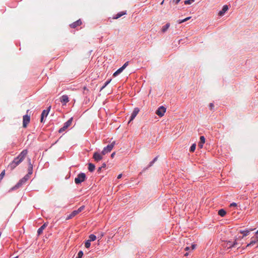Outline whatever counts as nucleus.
Returning <instances> with one entry per match:
<instances>
[{
  "mask_svg": "<svg viewBox=\"0 0 258 258\" xmlns=\"http://www.w3.org/2000/svg\"><path fill=\"white\" fill-rule=\"evenodd\" d=\"M67 129V127L63 125L59 129L58 132L59 133H61L65 131Z\"/></svg>",
  "mask_w": 258,
  "mask_h": 258,
  "instance_id": "nucleus-35",
  "label": "nucleus"
},
{
  "mask_svg": "<svg viewBox=\"0 0 258 258\" xmlns=\"http://www.w3.org/2000/svg\"><path fill=\"white\" fill-rule=\"evenodd\" d=\"M195 0H185L183 1V3L186 5H191L192 3L195 2Z\"/></svg>",
  "mask_w": 258,
  "mask_h": 258,
  "instance_id": "nucleus-33",
  "label": "nucleus"
},
{
  "mask_svg": "<svg viewBox=\"0 0 258 258\" xmlns=\"http://www.w3.org/2000/svg\"><path fill=\"white\" fill-rule=\"evenodd\" d=\"M27 153V149L23 150L17 157L14 158L13 161L19 165L24 160Z\"/></svg>",
  "mask_w": 258,
  "mask_h": 258,
  "instance_id": "nucleus-1",
  "label": "nucleus"
},
{
  "mask_svg": "<svg viewBox=\"0 0 258 258\" xmlns=\"http://www.w3.org/2000/svg\"><path fill=\"white\" fill-rule=\"evenodd\" d=\"M103 236H104V233L101 232L99 233V235L98 236V238H99V240H100Z\"/></svg>",
  "mask_w": 258,
  "mask_h": 258,
  "instance_id": "nucleus-40",
  "label": "nucleus"
},
{
  "mask_svg": "<svg viewBox=\"0 0 258 258\" xmlns=\"http://www.w3.org/2000/svg\"><path fill=\"white\" fill-rule=\"evenodd\" d=\"M206 139L204 136H201L200 137V141L198 143V147L202 149L203 147V145L205 143Z\"/></svg>",
  "mask_w": 258,
  "mask_h": 258,
  "instance_id": "nucleus-19",
  "label": "nucleus"
},
{
  "mask_svg": "<svg viewBox=\"0 0 258 258\" xmlns=\"http://www.w3.org/2000/svg\"><path fill=\"white\" fill-rule=\"evenodd\" d=\"M30 121V115L27 114L23 116V127L26 128L27 127L28 123Z\"/></svg>",
  "mask_w": 258,
  "mask_h": 258,
  "instance_id": "nucleus-8",
  "label": "nucleus"
},
{
  "mask_svg": "<svg viewBox=\"0 0 258 258\" xmlns=\"http://www.w3.org/2000/svg\"><path fill=\"white\" fill-rule=\"evenodd\" d=\"M125 15H126V11H120L117 13L116 14L114 15L112 18L113 19H117Z\"/></svg>",
  "mask_w": 258,
  "mask_h": 258,
  "instance_id": "nucleus-17",
  "label": "nucleus"
},
{
  "mask_svg": "<svg viewBox=\"0 0 258 258\" xmlns=\"http://www.w3.org/2000/svg\"><path fill=\"white\" fill-rule=\"evenodd\" d=\"M122 174L121 173H120L117 175V178L120 179L122 177Z\"/></svg>",
  "mask_w": 258,
  "mask_h": 258,
  "instance_id": "nucleus-49",
  "label": "nucleus"
},
{
  "mask_svg": "<svg viewBox=\"0 0 258 258\" xmlns=\"http://www.w3.org/2000/svg\"><path fill=\"white\" fill-rule=\"evenodd\" d=\"M97 239V236L94 234H91L89 236L88 240L90 241H94Z\"/></svg>",
  "mask_w": 258,
  "mask_h": 258,
  "instance_id": "nucleus-31",
  "label": "nucleus"
},
{
  "mask_svg": "<svg viewBox=\"0 0 258 258\" xmlns=\"http://www.w3.org/2000/svg\"><path fill=\"white\" fill-rule=\"evenodd\" d=\"M28 173L26 175H28V177H30V175H31L33 173V164L31 163V159L30 158H28Z\"/></svg>",
  "mask_w": 258,
  "mask_h": 258,
  "instance_id": "nucleus-12",
  "label": "nucleus"
},
{
  "mask_svg": "<svg viewBox=\"0 0 258 258\" xmlns=\"http://www.w3.org/2000/svg\"><path fill=\"white\" fill-rule=\"evenodd\" d=\"M84 255V252L82 250H80L78 254H77V256L76 257V258H82L83 256Z\"/></svg>",
  "mask_w": 258,
  "mask_h": 258,
  "instance_id": "nucleus-34",
  "label": "nucleus"
},
{
  "mask_svg": "<svg viewBox=\"0 0 258 258\" xmlns=\"http://www.w3.org/2000/svg\"><path fill=\"white\" fill-rule=\"evenodd\" d=\"M254 236L255 238L258 239V230L254 233Z\"/></svg>",
  "mask_w": 258,
  "mask_h": 258,
  "instance_id": "nucleus-45",
  "label": "nucleus"
},
{
  "mask_svg": "<svg viewBox=\"0 0 258 258\" xmlns=\"http://www.w3.org/2000/svg\"><path fill=\"white\" fill-rule=\"evenodd\" d=\"M226 211L224 209H221L218 211V215L221 216V217H224L226 215Z\"/></svg>",
  "mask_w": 258,
  "mask_h": 258,
  "instance_id": "nucleus-25",
  "label": "nucleus"
},
{
  "mask_svg": "<svg viewBox=\"0 0 258 258\" xmlns=\"http://www.w3.org/2000/svg\"><path fill=\"white\" fill-rule=\"evenodd\" d=\"M196 144L195 143H193L191 144V145L190 146L189 149V151L191 153H192V152H194L195 151V150H196Z\"/></svg>",
  "mask_w": 258,
  "mask_h": 258,
  "instance_id": "nucleus-28",
  "label": "nucleus"
},
{
  "mask_svg": "<svg viewBox=\"0 0 258 258\" xmlns=\"http://www.w3.org/2000/svg\"><path fill=\"white\" fill-rule=\"evenodd\" d=\"M106 163L104 162V163H103L102 164L101 166H100V167H102V168H105V167H106Z\"/></svg>",
  "mask_w": 258,
  "mask_h": 258,
  "instance_id": "nucleus-47",
  "label": "nucleus"
},
{
  "mask_svg": "<svg viewBox=\"0 0 258 258\" xmlns=\"http://www.w3.org/2000/svg\"><path fill=\"white\" fill-rule=\"evenodd\" d=\"M188 254H189V253L186 252V253H185L184 254V255L186 256L188 255Z\"/></svg>",
  "mask_w": 258,
  "mask_h": 258,
  "instance_id": "nucleus-52",
  "label": "nucleus"
},
{
  "mask_svg": "<svg viewBox=\"0 0 258 258\" xmlns=\"http://www.w3.org/2000/svg\"><path fill=\"white\" fill-rule=\"evenodd\" d=\"M51 105H49V106L47 107V108L45 109H44L42 112H41V116L44 117L46 118L47 116H48L50 110L51 109Z\"/></svg>",
  "mask_w": 258,
  "mask_h": 258,
  "instance_id": "nucleus-15",
  "label": "nucleus"
},
{
  "mask_svg": "<svg viewBox=\"0 0 258 258\" xmlns=\"http://www.w3.org/2000/svg\"><path fill=\"white\" fill-rule=\"evenodd\" d=\"M103 155L101 154V152L96 151L94 152L93 158L95 161L98 162L103 159Z\"/></svg>",
  "mask_w": 258,
  "mask_h": 258,
  "instance_id": "nucleus-9",
  "label": "nucleus"
},
{
  "mask_svg": "<svg viewBox=\"0 0 258 258\" xmlns=\"http://www.w3.org/2000/svg\"><path fill=\"white\" fill-rule=\"evenodd\" d=\"M88 169L89 172H93L95 169V165L94 164L89 162L88 163Z\"/></svg>",
  "mask_w": 258,
  "mask_h": 258,
  "instance_id": "nucleus-21",
  "label": "nucleus"
},
{
  "mask_svg": "<svg viewBox=\"0 0 258 258\" xmlns=\"http://www.w3.org/2000/svg\"><path fill=\"white\" fill-rule=\"evenodd\" d=\"M19 257V256H16L15 257H10V258H18Z\"/></svg>",
  "mask_w": 258,
  "mask_h": 258,
  "instance_id": "nucleus-53",
  "label": "nucleus"
},
{
  "mask_svg": "<svg viewBox=\"0 0 258 258\" xmlns=\"http://www.w3.org/2000/svg\"><path fill=\"white\" fill-rule=\"evenodd\" d=\"M102 167H98V168L97 172V173H98V174H99V173H100L101 172V171H102Z\"/></svg>",
  "mask_w": 258,
  "mask_h": 258,
  "instance_id": "nucleus-44",
  "label": "nucleus"
},
{
  "mask_svg": "<svg viewBox=\"0 0 258 258\" xmlns=\"http://www.w3.org/2000/svg\"><path fill=\"white\" fill-rule=\"evenodd\" d=\"M229 9V7L227 5H224L221 10H220L218 12V15L219 17H222L228 11Z\"/></svg>",
  "mask_w": 258,
  "mask_h": 258,
  "instance_id": "nucleus-10",
  "label": "nucleus"
},
{
  "mask_svg": "<svg viewBox=\"0 0 258 258\" xmlns=\"http://www.w3.org/2000/svg\"><path fill=\"white\" fill-rule=\"evenodd\" d=\"M258 242V239L257 240H251L249 243L247 244L246 247L251 246L256 243Z\"/></svg>",
  "mask_w": 258,
  "mask_h": 258,
  "instance_id": "nucleus-32",
  "label": "nucleus"
},
{
  "mask_svg": "<svg viewBox=\"0 0 258 258\" xmlns=\"http://www.w3.org/2000/svg\"><path fill=\"white\" fill-rule=\"evenodd\" d=\"M191 18V17H187L183 19H179L177 21V22L178 24H181L189 20Z\"/></svg>",
  "mask_w": 258,
  "mask_h": 258,
  "instance_id": "nucleus-29",
  "label": "nucleus"
},
{
  "mask_svg": "<svg viewBox=\"0 0 258 258\" xmlns=\"http://www.w3.org/2000/svg\"><path fill=\"white\" fill-rule=\"evenodd\" d=\"M244 237H242V236H239L238 237H237V236H235V239H236V241L237 240H241Z\"/></svg>",
  "mask_w": 258,
  "mask_h": 258,
  "instance_id": "nucleus-42",
  "label": "nucleus"
},
{
  "mask_svg": "<svg viewBox=\"0 0 258 258\" xmlns=\"http://www.w3.org/2000/svg\"><path fill=\"white\" fill-rule=\"evenodd\" d=\"M74 118L73 117H71L66 122H65L63 125L67 127V128H68L72 124Z\"/></svg>",
  "mask_w": 258,
  "mask_h": 258,
  "instance_id": "nucleus-20",
  "label": "nucleus"
},
{
  "mask_svg": "<svg viewBox=\"0 0 258 258\" xmlns=\"http://www.w3.org/2000/svg\"><path fill=\"white\" fill-rule=\"evenodd\" d=\"M225 242L226 243V246H227V249L235 248L238 245V242L236 241V239H234V241H232V240H227Z\"/></svg>",
  "mask_w": 258,
  "mask_h": 258,
  "instance_id": "nucleus-6",
  "label": "nucleus"
},
{
  "mask_svg": "<svg viewBox=\"0 0 258 258\" xmlns=\"http://www.w3.org/2000/svg\"><path fill=\"white\" fill-rule=\"evenodd\" d=\"M166 111V108L163 106H159L156 111V114L159 117H162Z\"/></svg>",
  "mask_w": 258,
  "mask_h": 258,
  "instance_id": "nucleus-7",
  "label": "nucleus"
},
{
  "mask_svg": "<svg viewBox=\"0 0 258 258\" xmlns=\"http://www.w3.org/2000/svg\"><path fill=\"white\" fill-rule=\"evenodd\" d=\"M115 155V152H113V153H111V155H110V157H111V158H113Z\"/></svg>",
  "mask_w": 258,
  "mask_h": 258,
  "instance_id": "nucleus-46",
  "label": "nucleus"
},
{
  "mask_svg": "<svg viewBox=\"0 0 258 258\" xmlns=\"http://www.w3.org/2000/svg\"><path fill=\"white\" fill-rule=\"evenodd\" d=\"M170 26V24L169 23H167L165 25H164L161 30V31L162 33H165L167 30L169 29Z\"/></svg>",
  "mask_w": 258,
  "mask_h": 258,
  "instance_id": "nucleus-22",
  "label": "nucleus"
},
{
  "mask_svg": "<svg viewBox=\"0 0 258 258\" xmlns=\"http://www.w3.org/2000/svg\"><path fill=\"white\" fill-rule=\"evenodd\" d=\"M124 70L121 67H120L119 69H118L113 74V77H116L117 76H118L119 74H120Z\"/></svg>",
  "mask_w": 258,
  "mask_h": 258,
  "instance_id": "nucleus-23",
  "label": "nucleus"
},
{
  "mask_svg": "<svg viewBox=\"0 0 258 258\" xmlns=\"http://www.w3.org/2000/svg\"><path fill=\"white\" fill-rule=\"evenodd\" d=\"M111 78H109L107 80L103 86L100 88V91H101L102 90H103L111 82Z\"/></svg>",
  "mask_w": 258,
  "mask_h": 258,
  "instance_id": "nucleus-26",
  "label": "nucleus"
},
{
  "mask_svg": "<svg viewBox=\"0 0 258 258\" xmlns=\"http://www.w3.org/2000/svg\"><path fill=\"white\" fill-rule=\"evenodd\" d=\"M29 109L27 110V113H28V112H29Z\"/></svg>",
  "mask_w": 258,
  "mask_h": 258,
  "instance_id": "nucleus-55",
  "label": "nucleus"
},
{
  "mask_svg": "<svg viewBox=\"0 0 258 258\" xmlns=\"http://www.w3.org/2000/svg\"><path fill=\"white\" fill-rule=\"evenodd\" d=\"M83 89H84V90H86V89L87 90V87H84L83 88Z\"/></svg>",
  "mask_w": 258,
  "mask_h": 258,
  "instance_id": "nucleus-54",
  "label": "nucleus"
},
{
  "mask_svg": "<svg viewBox=\"0 0 258 258\" xmlns=\"http://www.w3.org/2000/svg\"><path fill=\"white\" fill-rule=\"evenodd\" d=\"M237 207V204L235 202H232L230 204V207H235L236 208Z\"/></svg>",
  "mask_w": 258,
  "mask_h": 258,
  "instance_id": "nucleus-37",
  "label": "nucleus"
},
{
  "mask_svg": "<svg viewBox=\"0 0 258 258\" xmlns=\"http://www.w3.org/2000/svg\"><path fill=\"white\" fill-rule=\"evenodd\" d=\"M129 61L125 62L121 67L124 70L128 65Z\"/></svg>",
  "mask_w": 258,
  "mask_h": 258,
  "instance_id": "nucleus-36",
  "label": "nucleus"
},
{
  "mask_svg": "<svg viewBox=\"0 0 258 258\" xmlns=\"http://www.w3.org/2000/svg\"><path fill=\"white\" fill-rule=\"evenodd\" d=\"M158 158V156H157L156 157L154 158V159L152 160V161L153 162H155L157 160Z\"/></svg>",
  "mask_w": 258,
  "mask_h": 258,
  "instance_id": "nucleus-48",
  "label": "nucleus"
},
{
  "mask_svg": "<svg viewBox=\"0 0 258 258\" xmlns=\"http://www.w3.org/2000/svg\"><path fill=\"white\" fill-rule=\"evenodd\" d=\"M48 222L43 223L37 230V236L40 235L42 233L45 228L47 226Z\"/></svg>",
  "mask_w": 258,
  "mask_h": 258,
  "instance_id": "nucleus-14",
  "label": "nucleus"
},
{
  "mask_svg": "<svg viewBox=\"0 0 258 258\" xmlns=\"http://www.w3.org/2000/svg\"><path fill=\"white\" fill-rule=\"evenodd\" d=\"M69 98L67 95H63L60 98V101L62 103V105H65L67 103L69 102Z\"/></svg>",
  "mask_w": 258,
  "mask_h": 258,
  "instance_id": "nucleus-13",
  "label": "nucleus"
},
{
  "mask_svg": "<svg viewBox=\"0 0 258 258\" xmlns=\"http://www.w3.org/2000/svg\"><path fill=\"white\" fill-rule=\"evenodd\" d=\"M92 241H90V240H86L85 241H84V245H85V247L86 248H90V246H91V242Z\"/></svg>",
  "mask_w": 258,
  "mask_h": 258,
  "instance_id": "nucleus-30",
  "label": "nucleus"
},
{
  "mask_svg": "<svg viewBox=\"0 0 258 258\" xmlns=\"http://www.w3.org/2000/svg\"><path fill=\"white\" fill-rule=\"evenodd\" d=\"M85 208V206L84 205H82L80 207H79L77 210L73 211L70 214L67 215L66 220H69L72 219L74 217H75L77 214L81 212L83 210H84Z\"/></svg>",
  "mask_w": 258,
  "mask_h": 258,
  "instance_id": "nucleus-4",
  "label": "nucleus"
},
{
  "mask_svg": "<svg viewBox=\"0 0 258 258\" xmlns=\"http://www.w3.org/2000/svg\"><path fill=\"white\" fill-rule=\"evenodd\" d=\"M154 162H153L152 160L151 161H150L149 163V164L147 165V167H145L143 170L142 171V172H140V174H142L143 172L145 171L146 170H147L148 168H149L150 167H151V166H152L153 165V164H154Z\"/></svg>",
  "mask_w": 258,
  "mask_h": 258,
  "instance_id": "nucleus-27",
  "label": "nucleus"
},
{
  "mask_svg": "<svg viewBox=\"0 0 258 258\" xmlns=\"http://www.w3.org/2000/svg\"><path fill=\"white\" fill-rule=\"evenodd\" d=\"M29 177H28V175H25L23 178H22L19 180V181L15 186L11 187L9 191L11 192L19 188L20 187L22 186V185L26 183V182L29 179Z\"/></svg>",
  "mask_w": 258,
  "mask_h": 258,
  "instance_id": "nucleus-2",
  "label": "nucleus"
},
{
  "mask_svg": "<svg viewBox=\"0 0 258 258\" xmlns=\"http://www.w3.org/2000/svg\"><path fill=\"white\" fill-rule=\"evenodd\" d=\"M196 246H197V245L196 244L192 243L191 244V246L190 247V249H191L192 250L195 249L196 247Z\"/></svg>",
  "mask_w": 258,
  "mask_h": 258,
  "instance_id": "nucleus-43",
  "label": "nucleus"
},
{
  "mask_svg": "<svg viewBox=\"0 0 258 258\" xmlns=\"http://www.w3.org/2000/svg\"><path fill=\"white\" fill-rule=\"evenodd\" d=\"M87 179V177L86 174L84 172H81L77 174V176L75 178L74 181L76 185H80L82 182L86 181Z\"/></svg>",
  "mask_w": 258,
  "mask_h": 258,
  "instance_id": "nucleus-3",
  "label": "nucleus"
},
{
  "mask_svg": "<svg viewBox=\"0 0 258 258\" xmlns=\"http://www.w3.org/2000/svg\"><path fill=\"white\" fill-rule=\"evenodd\" d=\"M134 120V119H131V118H129V119L128 120V122L127 123L128 124H130V123H131Z\"/></svg>",
  "mask_w": 258,
  "mask_h": 258,
  "instance_id": "nucleus-51",
  "label": "nucleus"
},
{
  "mask_svg": "<svg viewBox=\"0 0 258 258\" xmlns=\"http://www.w3.org/2000/svg\"><path fill=\"white\" fill-rule=\"evenodd\" d=\"M255 229V228H246L244 230H240L238 231L239 233L242 234V237H246V236L248 235L250 232L253 231Z\"/></svg>",
  "mask_w": 258,
  "mask_h": 258,
  "instance_id": "nucleus-11",
  "label": "nucleus"
},
{
  "mask_svg": "<svg viewBox=\"0 0 258 258\" xmlns=\"http://www.w3.org/2000/svg\"><path fill=\"white\" fill-rule=\"evenodd\" d=\"M46 118L40 115V122L44 123L45 121Z\"/></svg>",
  "mask_w": 258,
  "mask_h": 258,
  "instance_id": "nucleus-39",
  "label": "nucleus"
},
{
  "mask_svg": "<svg viewBox=\"0 0 258 258\" xmlns=\"http://www.w3.org/2000/svg\"><path fill=\"white\" fill-rule=\"evenodd\" d=\"M18 165L14 161H12L8 165V168H10L11 170L14 169Z\"/></svg>",
  "mask_w": 258,
  "mask_h": 258,
  "instance_id": "nucleus-24",
  "label": "nucleus"
},
{
  "mask_svg": "<svg viewBox=\"0 0 258 258\" xmlns=\"http://www.w3.org/2000/svg\"><path fill=\"white\" fill-rule=\"evenodd\" d=\"M115 144H116V142L113 141L110 144L107 145L106 147H105L103 148V149L101 151V154L105 155L106 154L110 152Z\"/></svg>",
  "mask_w": 258,
  "mask_h": 258,
  "instance_id": "nucleus-5",
  "label": "nucleus"
},
{
  "mask_svg": "<svg viewBox=\"0 0 258 258\" xmlns=\"http://www.w3.org/2000/svg\"><path fill=\"white\" fill-rule=\"evenodd\" d=\"M189 249H190V247L189 246H186L184 248V250L185 251H188L189 250Z\"/></svg>",
  "mask_w": 258,
  "mask_h": 258,
  "instance_id": "nucleus-50",
  "label": "nucleus"
},
{
  "mask_svg": "<svg viewBox=\"0 0 258 258\" xmlns=\"http://www.w3.org/2000/svg\"><path fill=\"white\" fill-rule=\"evenodd\" d=\"M209 108L211 110H212L213 109H214V103H210L209 104Z\"/></svg>",
  "mask_w": 258,
  "mask_h": 258,
  "instance_id": "nucleus-38",
  "label": "nucleus"
},
{
  "mask_svg": "<svg viewBox=\"0 0 258 258\" xmlns=\"http://www.w3.org/2000/svg\"><path fill=\"white\" fill-rule=\"evenodd\" d=\"M181 0H172V2L174 3L175 5L178 4Z\"/></svg>",
  "mask_w": 258,
  "mask_h": 258,
  "instance_id": "nucleus-41",
  "label": "nucleus"
},
{
  "mask_svg": "<svg viewBox=\"0 0 258 258\" xmlns=\"http://www.w3.org/2000/svg\"><path fill=\"white\" fill-rule=\"evenodd\" d=\"M139 111H140V109L138 107H135L134 109V110L130 117V118H131V119H134L135 118V117H136V116L137 115V114L139 113Z\"/></svg>",
  "mask_w": 258,
  "mask_h": 258,
  "instance_id": "nucleus-16",
  "label": "nucleus"
},
{
  "mask_svg": "<svg viewBox=\"0 0 258 258\" xmlns=\"http://www.w3.org/2000/svg\"><path fill=\"white\" fill-rule=\"evenodd\" d=\"M82 24V21L81 19H79L76 21L72 23L70 25V26L72 28H75L78 26H80Z\"/></svg>",
  "mask_w": 258,
  "mask_h": 258,
  "instance_id": "nucleus-18",
  "label": "nucleus"
}]
</instances>
